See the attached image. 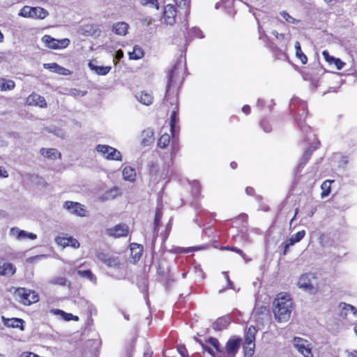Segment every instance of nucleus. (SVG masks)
Returning <instances> with one entry per match:
<instances>
[{
    "label": "nucleus",
    "mask_w": 357,
    "mask_h": 357,
    "mask_svg": "<svg viewBox=\"0 0 357 357\" xmlns=\"http://www.w3.org/2000/svg\"><path fill=\"white\" fill-rule=\"evenodd\" d=\"M305 235V230H301L298 231L296 234L292 235L285 243L284 247L283 255H286L288 250V248L294 245L296 243L299 242L301 239L304 238Z\"/></svg>",
    "instance_id": "2eb2a0df"
},
{
    "label": "nucleus",
    "mask_w": 357,
    "mask_h": 357,
    "mask_svg": "<svg viewBox=\"0 0 357 357\" xmlns=\"http://www.w3.org/2000/svg\"><path fill=\"white\" fill-rule=\"evenodd\" d=\"M48 284L64 287L66 286L68 284H70V282H68L66 277L57 275L49 279Z\"/></svg>",
    "instance_id": "bb28decb"
},
{
    "label": "nucleus",
    "mask_w": 357,
    "mask_h": 357,
    "mask_svg": "<svg viewBox=\"0 0 357 357\" xmlns=\"http://www.w3.org/2000/svg\"><path fill=\"white\" fill-rule=\"evenodd\" d=\"M68 246L73 247L74 248H77L79 247V243L77 239L71 236H69Z\"/></svg>",
    "instance_id": "8fccbe9b"
},
{
    "label": "nucleus",
    "mask_w": 357,
    "mask_h": 357,
    "mask_svg": "<svg viewBox=\"0 0 357 357\" xmlns=\"http://www.w3.org/2000/svg\"><path fill=\"white\" fill-rule=\"evenodd\" d=\"M177 350L182 357H187V350L184 346H178Z\"/></svg>",
    "instance_id": "864d4df0"
},
{
    "label": "nucleus",
    "mask_w": 357,
    "mask_h": 357,
    "mask_svg": "<svg viewBox=\"0 0 357 357\" xmlns=\"http://www.w3.org/2000/svg\"><path fill=\"white\" fill-rule=\"evenodd\" d=\"M292 301L289 295L279 294L273 301V313L278 322H286L290 317L292 310Z\"/></svg>",
    "instance_id": "f257e3e1"
},
{
    "label": "nucleus",
    "mask_w": 357,
    "mask_h": 357,
    "mask_svg": "<svg viewBox=\"0 0 357 357\" xmlns=\"http://www.w3.org/2000/svg\"><path fill=\"white\" fill-rule=\"evenodd\" d=\"M96 150L103 158L108 160H122V155L121 152L109 145L98 144L96 146Z\"/></svg>",
    "instance_id": "39448f33"
},
{
    "label": "nucleus",
    "mask_w": 357,
    "mask_h": 357,
    "mask_svg": "<svg viewBox=\"0 0 357 357\" xmlns=\"http://www.w3.org/2000/svg\"><path fill=\"white\" fill-rule=\"evenodd\" d=\"M77 274L82 278H87L89 280L92 282L93 284L96 283V277L95 276V275H93L92 273V272L90 270H85V271L79 270V271H77Z\"/></svg>",
    "instance_id": "f704fd0d"
},
{
    "label": "nucleus",
    "mask_w": 357,
    "mask_h": 357,
    "mask_svg": "<svg viewBox=\"0 0 357 357\" xmlns=\"http://www.w3.org/2000/svg\"><path fill=\"white\" fill-rule=\"evenodd\" d=\"M15 84L13 80L6 79L3 78L0 79V90L2 91H10L15 88Z\"/></svg>",
    "instance_id": "2f4dec72"
},
{
    "label": "nucleus",
    "mask_w": 357,
    "mask_h": 357,
    "mask_svg": "<svg viewBox=\"0 0 357 357\" xmlns=\"http://www.w3.org/2000/svg\"><path fill=\"white\" fill-rule=\"evenodd\" d=\"M131 255L135 261H138L142 253V247L137 243H132L130 245Z\"/></svg>",
    "instance_id": "c756f323"
},
{
    "label": "nucleus",
    "mask_w": 357,
    "mask_h": 357,
    "mask_svg": "<svg viewBox=\"0 0 357 357\" xmlns=\"http://www.w3.org/2000/svg\"><path fill=\"white\" fill-rule=\"evenodd\" d=\"M135 96L140 103L147 106L151 105L153 101L152 93L146 91L138 92Z\"/></svg>",
    "instance_id": "dca6fc26"
},
{
    "label": "nucleus",
    "mask_w": 357,
    "mask_h": 357,
    "mask_svg": "<svg viewBox=\"0 0 357 357\" xmlns=\"http://www.w3.org/2000/svg\"><path fill=\"white\" fill-rule=\"evenodd\" d=\"M176 3L179 7H185L188 6L187 0H175Z\"/></svg>",
    "instance_id": "4d7b16f0"
},
{
    "label": "nucleus",
    "mask_w": 357,
    "mask_h": 357,
    "mask_svg": "<svg viewBox=\"0 0 357 357\" xmlns=\"http://www.w3.org/2000/svg\"><path fill=\"white\" fill-rule=\"evenodd\" d=\"M331 181H325L321 184V188L323 190V192H321V195L322 198L328 196L331 192Z\"/></svg>",
    "instance_id": "a19ab883"
},
{
    "label": "nucleus",
    "mask_w": 357,
    "mask_h": 357,
    "mask_svg": "<svg viewBox=\"0 0 357 357\" xmlns=\"http://www.w3.org/2000/svg\"><path fill=\"white\" fill-rule=\"evenodd\" d=\"M257 329L255 326H250L246 331L245 335V342L247 345V349L250 351H253L255 347V335L257 333Z\"/></svg>",
    "instance_id": "f8f14e48"
},
{
    "label": "nucleus",
    "mask_w": 357,
    "mask_h": 357,
    "mask_svg": "<svg viewBox=\"0 0 357 357\" xmlns=\"http://www.w3.org/2000/svg\"><path fill=\"white\" fill-rule=\"evenodd\" d=\"M261 126L266 132H269L271 130V126L266 121H262L261 123Z\"/></svg>",
    "instance_id": "5fc2aeb1"
},
{
    "label": "nucleus",
    "mask_w": 357,
    "mask_h": 357,
    "mask_svg": "<svg viewBox=\"0 0 357 357\" xmlns=\"http://www.w3.org/2000/svg\"><path fill=\"white\" fill-rule=\"evenodd\" d=\"M336 68L337 70H341L343 68L344 66L345 65V63L344 62H342L340 59H335V61L333 62V63Z\"/></svg>",
    "instance_id": "3c124183"
},
{
    "label": "nucleus",
    "mask_w": 357,
    "mask_h": 357,
    "mask_svg": "<svg viewBox=\"0 0 357 357\" xmlns=\"http://www.w3.org/2000/svg\"><path fill=\"white\" fill-rule=\"evenodd\" d=\"M340 162V164H342L343 165H346L348 162L347 158L342 157Z\"/></svg>",
    "instance_id": "338daca9"
},
{
    "label": "nucleus",
    "mask_w": 357,
    "mask_h": 357,
    "mask_svg": "<svg viewBox=\"0 0 357 357\" xmlns=\"http://www.w3.org/2000/svg\"><path fill=\"white\" fill-rule=\"evenodd\" d=\"M14 295L18 301L24 305H30L39 301L38 294L35 291L26 288L17 289Z\"/></svg>",
    "instance_id": "7ed1b4c3"
},
{
    "label": "nucleus",
    "mask_w": 357,
    "mask_h": 357,
    "mask_svg": "<svg viewBox=\"0 0 357 357\" xmlns=\"http://www.w3.org/2000/svg\"><path fill=\"white\" fill-rule=\"evenodd\" d=\"M170 142L169 134L165 133L160 136L158 142V146L161 149H165Z\"/></svg>",
    "instance_id": "c9c22d12"
},
{
    "label": "nucleus",
    "mask_w": 357,
    "mask_h": 357,
    "mask_svg": "<svg viewBox=\"0 0 357 357\" xmlns=\"http://www.w3.org/2000/svg\"><path fill=\"white\" fill-rule=\"evenodd\" d=\"M16 272V268L11 263H4L0 266V276L11 277Z\"/></svg>",
    "instance_id": "aec40b11"
},
{
    "label": "nucleus",
    "mask_w": 357,
    "mask_h": 357,
    "mask_svg": "<svg viewBox=\"0 0 357 357\" xmlns=\"http://www.w3.org/2000/svg\"><path fill=\"white\" fill-rule=\"evenodd\" d=\"M280 15L285 20V21L290 24H297L299 20L294 18L286 11H282L280 13Z\"/></svg>",
    "instance_id": "79ce46f5"
},
{
    "label": "nucleus",
    "mask_w": 357,
    "mask_h": 357,
    "mask_svg": "<svg viewBox=\"0 0 357 357\" xmlns=\"http://www.w3.org/2000/svg\"><path fill=\"white\" fill-rule=\"evenodd\" d=\"M128 24L124 22L115 23L112 26V31L117 35L125 36L128 33Z\"/></svg>",
    "instance_id": "412c9836"
},
{
    "label": "nucleus",
    "mask_w": 357,
    "mask_h": 357,
    "mask_svg": "<svg viewBox=\"0 0 357 357\" xmlns=\"http://www.w3.org/2000/svg\"><path fill=\"white\" fill-rule=\"evenodd\" d=\"M245 192L248 195H252L254 192V189L251 187H247L245 189Z\"/></svg>",
    "instance_id": "69168bd1"
},
{
    "label": "nucleus",
    "mask_w": 357,
    "mask_h": 357,
    "mask_svg": "<svg viewBox=\"0 0 357 357\" xmlns=\"http://www.w3.org/2000/svg\"><path fill=\"white\" fill-rule=\"evenodd\" d=\"M348 357H357V351H347Z\"/></svg>",
    "instance_id": "0e129e2a"
},
{
    "label": "nucleus",
    "mask_w": 357,
    "mask_h": 357,
    "mask_svg": "<svg viewBox=\"0 0 357 357\" xmlns=\"http://www.w3.org/2000/svg\"><path fill=\"white\" fill-rule=\"evenodd\" d=\"M1 319L6 326L13 328H20L21 331H24V321L22 319L6 318L5 317L2 316Z\"/></svg>",
    "instance_id": "ddd939ff"
},
{
    "label": "nucleus",
    "mask_w": 357,
    "mask_h": 357,
    "mask_svg": "<svg viewBox=\"0 0 357 357\" xmlns=\"http://www.w3.org/2000/svg\"><path fill=\"white\" fill-rule=\"evenodd\" d=\"M338 307L340 310V315L342 317H346L349 313H351L353 315L356 314V308L350 304L342 302L339 304Z\"/></svg>",
    "instance_id": "a211bd4d"
},
{
    "label": "nucleus",
    "mask_w": 357,
    "mask_h": 357,
    "mask_svg": "<svg viewBox=\"0 0 357 357\" xmlns=\"http://www.w3.org/2000/svg\"><path fill=\"white\" fill-rule=\"evenodd\" d=\"M175 10L170 6L164 12V20L167 24L172 25L175 23Z\"/></svg>",
    "instance_id": "4be33fe9"
},
{
    "label": "nucleus",
    "mask_w": 357,
    "mask_h": 357,
    "mask_svg": "<svg viewBox=\"0 0 357 357\" xmlns=\"http://www.w3.org/2000/svg\"><path fill=\"white\" fill-rule=\"evenodd\" d=\"M165 101L167 103H169L171 106H174V109H178V97L177 96H171L170 88L167 87Z\"/></svg>",
    "instance_id": "c85d7f7f"
},
{
    "label": "nucleus",
    "mask_w": 357,
    "mask_h": 357,
    "mask_svg": "<svg viewBox=\"0 0 357 357\" xmlns=\"http://www.w3.org/2000/svg\"><path fill=\"white\" fill-rule=\"evenodd\" d=\"M177 112H178V109H173L172 114H171L170 127H171V131L173 135H174V132H175V129H176V123L178 121Z\"/></svg>",
    "instance_id": "ea45409f"
},
{
    "label": "nucleus",
    "mask_w": 357,
    "mask_h": 357,
    "mask_svg": "<svg viewBox=\"0 0 357 357\" xmlns=\"http://www.w3.org/2000/svg\"><path fill=\"white\" fill-rule=\"evenodd\" d=\"M285 38V35L284 33H279L278 36H277V38L278 40H284Z\"/></svg>",
    "instance_id": "774afa93"
},
{
    "label": "nucleus",
    "mask_w": 357,
    "mask_h": 357,
    "mask_svg": "<svg viewBox=\"0 0 357 357\" xmlns=\"http://www.w3.org/2000/svg\"><path fill=\"white\" fill-rule=\"evenodd\" d=\"M19 15L24 17H31V7L25 6L20 11Z\"/></svg>",
    "instance_id": "c03bdc74"
},
{
    "label": "nucleus",
    "mask_w": 357,
    "mask_h": 357,
    "mask_svg": "<svg viewBox=\"0 0 357 357\" xmlns=\"http://www.w3.org/2000/svg\"><path fill=\"white\" fill-rule=\"evenodd\" d=\"M242 111L243 113H245V114H250V107L249 105H244L243 107H242Z\"/></svg>",
    "instance_id": "680f3d73"
},
{
    "label": "nucleus",
    "mask_w": 357,
    "mask_h": 357,
    "mask_svg": "<svg viewBox=\"0 0 357 357\" xmlns=\"http://www.w3.org/2000/svg\"><path fill=\"white\" fill-rule=\"evenodd\" d=\"M40 153L45 158H47L50 160H55L58 156H61V153H59L56 149L43 148L40 150Z\"/></svg>",
    "instance_id": "5701e85b"
},
{
    "label": "nucleus",
    "mask_w": 357,
    "mask_h": 357,
    "mask_svg": "<svg viewBox=\"0 0 357 357\" xmlns=\"http://www.w3.org/2000/svg\"><path fill=\"white\" fill-rule=\"evenodd\" d=\"M42 41L45 43L49 48L54 50L65 48L70 44V40L68 38L56 40L49 35H45L42 38Z\"/></svg>",
    "instance_id": "6e6552de"
},
{
    "label": "nucleus",
    "mask_w": 357,
    "mask_h": 357,
    "mask_svg": "<svg viewBox=\"0 0 357 357\" xmlns=\"http://www.w3.org/2000/svg\"><path fill=\"white\" fill-rule=\"evenodd\" d=\"M63 208L72 215L79 217L87 216L86 207L79 202L66 201L63 203Z\"/></svg>",
    "instance_id": "423d86ee"
},
{
    "label": "nucleus",
    "mask_w": 357,
    "mask_h": 357,
    "mask_svg": "<svg viewBox=\"0 0 357 357\" xmlns=\"http://www.w3.org/2000/svg\"><path fill=\"white\" fill-rule=\"evenodd\" d=\"M44 68L50 70L52 72L58 73L59 75H67L70 74L69 70L59 66L56 63H45Z\"/></svg>",
    "instance_id": "6ab92c4d"
},
{
    "label": "nucleus",
    "mask_w": 357,
    "mask_h": 357,
    "mask_svg": "<svg viewBox=\"0 0 357 357\" xmlns=\"http://www.w3.org/2000/svg\"><path fill=\"white\" fill-rule=\"evenodd\" d=\"M98 258L108 267L119 269L121 271L119 275L115 276L116 278L122 279L125 278L126 274L123 270L124 264L119 259V257L109 256L104 253H100L98 255Z\"/></svg>",
    "instance_id": "20e7f679"
},
{
    "label": "nucleus",
    "mask_w": 357,
    "mask_h": 357,
    "mask_svg": "<svg viewBox=\"0 0 357 357\" xmlns=\"http://www.w3.org/2000/svg\"><path fill=\"white\" fill-rule=\"evenodd\" d=\"M296 54L301 59L302 63L305 64L307 61V56L302 52L301 45L298 41L295 43Z\"/></svg>",
    "instance_id": "4c0bfd02"
},
{
    "label": "nucleus",
    "mask_w": 357,
    "mask_h": 357,
    "mask_svg": "<svg viewBox=\"0 0 357 357\" xmlns=\"http://www.w3.org/2000/svg\"><path fill=\"white\" fill-rule=\"evenodd\" d=\"M294 347L304 357H314L312 347L309 342L299 337H296L292 341Z\"/></svg>",
    "instance_id": "0eeeda50"
},
{
    "label": "nucleus",
    "mask_w": 357,
    "mask_h": 357,
    "mask_svg": "<svg viewBox=\"0 0 357 357\" xmlns=\"http://www.w3.org/2000/svg\"><path fill=\"white\" fill-rule=\"evenodd\" d=\"M222 273L225 275V279L227 280L228 287H229L231 289H233V283L229 280V275H228L227 273V272H223Z\"/></svg>",
    "instance_id": "13d9d810"
},
{
    "label": "nucleus",
    "mask_w": 357,
    "mask_h": 357,
    "mask_svg": "<svg viewBox=\"0 0 357 357\" xmlns=\"http://www.w3.org/2000/svg\"><path fill=\"white\" fill-rule=\"evenodd\" d=\"M297 284L299 288L310 293L314 294L317 291L316 288L311 283L310 275L309 274L301 275L298 279Z\"/></svg>",
    "instance_id": "9d476101"
},
{
    "label": "nucleus",
    "mask_w": 357,
    "mask_h": 357,
    "mask_svg": "<svg viewBox=\"0 0 357 357\" xmlns=\"http://www.w3.org/2000/svg\"><path fill=\"white\" fill-rule=\"evenodd\" d=\"M144 56V52L141 47L137 45H135L133 47L132 52H129V58L130 59H139L142 58Z\"/></svg>",
    "instance_id": "72a5a7b5"
},
{
    "label": "nucleus",
    "mask_w": 357,
    "mask_h": 357,
    "mask_svg": "<svg viewBox=\"0 0 357 357\" xmlns=\"http://www.w3.org/2000/svg\"><path fill=\"white\" fill-rule=\"evenodd\" d=\"M191 31L192 32V33L194 34L195 36L199 38H204V35L202 34V31L197 29V28H192Z\"/></svg>",
    "instance_id": "603ef678"
},
{
    "label": "nucleus",
    "mask_w": 357,
    "mask_h": 357,
    "mask_svg": "<svg viewBox=\"0 0 357 357\" xmlns=\"http://www.w3.org/2000/svg\"><path fill=\"white\" fill-rule=\"evenodd\" d=\"M202 348H203V350L204 351H207L208 354H210L211 355H212L213 357H220V356H216V355L215 354L213 350L212 349H211L210 347H208V346H204L203 345L202 346Z\"/></svg>",
    "instance_id": "6e6d98bb"
},
{
    "label": "nucleus",
    "mask_w": 357,
    "mask_h": 357,
    "mask_svg": "<svg viewBox=\"0 0 357 357\" xmlns=\"http://www.w3.org/2000/svg\"><path fill=\"white\" fill-rule=\"evenodd\" d=\"M322 55H323L324 58L325 59L326 61H327L330 65H333V62L335 61V60L336 59L332 56H330V54L327 50L323 51Z\"/></svg>",
    "instance_id": "49530a36"
},
{
    "label": "nucleus",
    "mask_w": 357,
    "mask_h": 357,
    "mask_svg": "<svg viewBox=\"0 0 357 357\" xmlns=\"http://www.w3.org/2000/svg\"><path fill=\"white\" fill-rule=\"evenodd\" d=\"M228 250H232L234 252H236L240 255H243V251L237 248H235V247H231V248H227Z\"/></svg>",
    "instance_id": "e2e57ef3"
},
{
    "label": "nucleus",
    "mask_w": 357,
    "mask_h": 357,
    "mask_svg": "<svg viewBox=\"0 0 357 357\" xmlns=\"http://www.w3.org/2000/svg\"><path fill=\"white\" fill-rule=\"evenodd\" d=\"M48 15V12L40 7H31V17L34 19H44Z\"/></svg>",
    "instance_id": "a878e982"
},
{
    "label": "nucleus",
    "mask_w": 357,
    "mask_h": 357,
    "mask_svg": "<svg viewBox=\"0 0 357 357\" xmlns=\"http://www.w3.org/2000/svg\"><path fill=\"white\" fill-rule=\"evenodd\" d=\"M10 235L15 236L17 240L21 241L26 238L34 240L37 238L36 234L31 232H28L24 230H21L17 227H13L10 231Z\"/></svg>",
    "instance_id": "9b49d317"
},
{
    "label": "nucleus",
    "mask_w": 357,
    "mask_h": 357,
    "mask_svg": "<svg viewBox=\"0 0 357 357\" xmlns=\"http://www.w3.org/2000/svg\"><path fill=\"white\" fill-rule=\"evenodd\" d=\"M119 194V190L117 188H113L108 191H106L101 197L100 199L102 201H107L109 199H112L116 197Z\"/></svg>",
    "instance_id": "7c9ffc66"
},
{
    "label": "nucleus",
    "mask_w": 357,
    "mask_h": 357,
    "mask_svg": "<svg viewBox=\"0 0 357 357\" xmlns=\"http://www.w3.org/2000/svg\"><path fill=\"white\" fill-rule=\"evenodd\" d=\"M123 177L126 181L133 182L135 181L136 172L135 169L130 166H126L123 169Z\"/></svg>",
    "instance_id": "b1692460"
},
{
    "label": "nucleus",
    "mask_w": 357,
    "mask_h": 357,
    "mask_svg": "<svg viewBox=\"0 0 357 357\" xmlns=\"http://www.w3.org/2000/svg\"><path fill=\"white\" fill-rule=\"evenodd\" d=\"M317 149V146L310 147L307 151L303 153V157L301 159L300 163L298 165L299 168H303V166L307 162L309 159L311 157L312 153Z\"/></svg>",
    "instance_id": "473e14b6"
},
{
    "label": "nucleus",
    "mask_w": 357,
    "mask_h": 357,
    "mask_svg": "<svg viewBox=\"0 0 357 357\" xmlns=\"http://www.w3.org/2000/svg\"><path fill=\"white\" fill-rule=\"evenodd\" d=\"M227 324L228 322L225 319H218L213 324L212 327L215 331H221L227 327Z\"/></svg>",
    "instance_id": "58836bf2"
},
{
    "label": "nucleus",
    "mask_w": 357,
    "mask_h": 357,
    "mask_svg": "<svg viewBox=\"0 0 357 357\" xmlns=\"http://www.w3.org/2000/svg\"><path fill=\"white\" fill-rule=\"evenodd\" d=\"M162 218V212L159 208L156 209L155 215V220H154V232L156 231L157 227L159 225V222L160 221V219Z\"/></svg>",
    "instance_id": "a18cd8bd"
},
{
    "label": "nucleus",
    "mask_w": 357,
    "mask_h": 357,
    "mask_svg": "<svg viewBox=\"0 0 357 357\" xmlns=\"http://www.w3.org/2000/svg\"><path fill=\"white\" fill-rule=\"evenodd\" d=\"M107 233L109 236L116 238L126 236L128 234V227L126 225H118L114 228L108 229Z\"/></svg>",
    "instance_id": "4468645a"
},
{
    "label": "nucleus",
    "mask_w": 357,
    "mask_h": 357,
    "mask_svg": "<svg viewBox=\"0 0 357 357\" xmlns=\"http://www.w3.org/2000/svg\"><path fill=\"white\" fill-rule=\"evenodd\" d=\"M208 342L212 345L213 346L216 351H217V355L219 354V353H220V344L218 341V340L216 338H214V337H211L209 338L208 340Z\"/></svg>",
    "instance_id": "de8ad7c7"
},
{
    "label": "nucleus",
    "mask_w": 357,
    "mask_h": 357,
    "mask_svg": "<svg viewBox=\"0 0 357 357\" xmlns=\"http://www.w3.org/2000/svg\"><path fill=\"white\" fill-rule=\"evenodd\" d=\"M33 355H36V354L29 351H24L20 354V357H33Z\"/></svg>",
    "instance_id": "052dcab7"
},
{
    "label": "nucleus",
    "mask_w": 357,
    "mask_h": 357,
    "mask_svg": "<svg viewBox=\"0 0 357 357\" xmlns=\"http://www.w3.org/2000/svg\"><path fill=\"white\" fill-rule=\"evenodd\" d=\"M54 314L61 315L63 319L66 321H70V320L78 321V319H79L78 317L75 316L70 313H66L61 310H54Z\"/></svg>",
    "instance_id": "e433bc0d"
},
{
    "label": "nucleus",
    "mask_w": 357,
    "mask_h": 357,
    "mask_svg": "<svg viewBox=\"0 0 357 357\" xmlns=\"http://www.w3.org/2000/svg\"><path fill=\"white\" fill-rule=\"evenodd\" d=\"M26 102L30 105L38 106L40 107H46L47 106L45 98L36 93H32L29 96Z\"/></svg>",
    "instance_id": "f3484780"
},
{
    "label": "nucleus",
    "mask_w": 357,
    "mask_h": 357,
    "mask_svg": "<svg viewBox=\"0 0 357 357\" xmlns=\"http://www.w3.org/2000/svg\"><path fill=\"white\" fill-rule=\"evenodd\" d=\"M142 144L144 146H149L153 141V131L151 129L144 130L142 133Z\"/></svg>",
    "instance_id": "393cba45"
},
{
    "label": "nucleus",
    "mask_w": 357,
    "mask_h": 357,
    "mask_svg": "<svg viewBox=\"0 0 357 357\" xmlns=\"http://www.w3.org/2000/svg\"><path fill=\"white\" fill-rule=\"evenodd\" d=\"M184 68L181 61H177L167 74V86L171 88L173 86L181 85L183 80Z\"/></svg>",
    "instance_id": "f03ea898"
},
{
    "label": "nucleus",
    "mask_w": 357,
    "mask_h": 357,
    "mask_svg": "<svg viewBox=\"0 0 357 357\" xmlns=\"http://www.w3.org/2000/svg\"><path fill=\"white\" fill-rule=\"evenodd\" d=\"M241 343V338L234 337L230 338L226 344V356L234 357L239 349Z\"/></svg>",
    "instance_id": "1a4fd4ad"
},
{
    "label": "nucleus",
    "mask_w": 357,
    "mask_h": 357,
    "mask_svg": "<svg viewBox=\"0 0 357 357\" xmlns=\"http://www.w3.org/2000/svg\"><path fill=\"white\" fill-rule=\"evenodd\" d=\"M123 56V52L121 50H119L115 54V59L118 61L121 60Z\"/></svg>",
    "instance_id": "bf43d9fd"
},
{
    "label": "nucleus",
    "mask_w": 357,
    "mask_h": 357,
    "mask_svg": "<svg viewBox=\"0 0 357 357\" xmlns=\"http://www.w3.org/2000/svg\"><path fill=\"white\" fill-rule=\"evenodd\" d=\"M86 94V92L85 91H79V90H77V89H71L70 91V95L74 96V97H83L84 96H85Z\"/></svg>",
    "instance_id": "09e8293b"
},
{
    "label": "nucleus",
    "mask_w": 357,
    "mask_h": 357,
    "mask_svg": "<svg viewBox=\"0 0 357 357\" xmlns=\"http://www.w3.org/2000/svg\"><path fill=\"white\" fill-rule=\"evenodd\" d=\"M89 67L91 70L95 71L98 75H106L111 70L110 66H99L92 62L89 63Z\"/></svg>",
    "instance_id": "cd10ccee"
},
{
    "label": "nucleus",
    "mask_w": 357,
    "mask_h": 357,
    "mask_svg": "<svg viewBox=\"0 0 357 357\" xmlns=\"http://www.w3.org/2000/svg\"><path fill=\"white\" fill-rule=\"evenodd\" d=\"M55 241L58 245L65 248L66 246H68L69 236H57L55 238Z\"/></svg>",
    "instance_id": "37998d69"
}]
</instances>
